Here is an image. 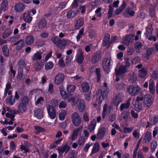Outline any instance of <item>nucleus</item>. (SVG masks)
Here are the masks:
<instances>
[{"instance_id": "obj_1", "label": "nucleus", "mask_w": 158, "mask_h": 158, "mask_svg": "<svg viewBox=\"0 0 158 158\" xmlns=\"http://www.w3.org/2000/svg\"><path fill=\"white\" fill-rule=\"evenodd\" d=\"M29 102V98L26 96L21 98L18 106V110L21 113H23L27 110V105Z\"/></svg>"}, {"instance_id": "obj_2", "label": "nucleus", "mask_w": 158, "mask_h": 158, "mask_svg": "<svg viewBox=\"0 0 158 158\" xmlns=\"http://www.w3.org/2000/svg\"><path fill=\"white\" fill-rule=\"evenodd\" d=\"M113 61L111 58L110 57H106L104 58L102 62V66L104 71L107 73L110 71Z\"/></svg>"}, {"instance_id": "obj_3", "label": "nucleus", "mask_w": 158, "mask_h": 158, "mask_svg": "<svg viewBox=\"0 0 158 158\" xmlns=\"http://www.w3.org/2000/svg\"><path fill=\"white\" fill-rule=\"evenodd\" d=\"M140 89V87L137 84H132L127 87V92L129 95L135 96L139 93Z\"/></svg>"}, {"instance_id": "obj_4", "label": "nucleus", "mask_w": 158, "mask_h": 158, "mask_svg": "<svg viewBox=\"0 0 158 158\" xmlns=\"http://www.w3.org/2000/svg\"><path fill=\"white\" fill-rule=\"evenodd\" d=\"M152 96L150 94H147L144 96L143 102L144 107L146 109L150 108L153 103Z\"/></svg>"}, {"instance_id": "obj_5", "label": "nucleus", "mask_w": 158, "mask_h": 158, "mask_svg": "<svg viewBox=\"0 0 158 158\" xmlns=\"http://www.w3.org/2000/svg\"><path fill=\"white\" fill-rule=\"evenodd\" d=\"M71 119L73 124L75 127L78 126L81 123V118L77 112L72 114Z\"/></svg>"}, {"instance_id": "obj_6", "label": "nucleus", "mask_w": 158, "mask_h": 158, "mask_svg": "<svg viewBox=\"0 0 158 158\" xmlns=\"http://www.w3.org/2000/svg\"><path fill=\"white\" fill-rule=\"evenodd\" d=\"M75 104L79 111L80 112H84L85 108V101L81 98H79L76 101Z\"/></svg>"}, {"instance_id": "obj_7", "label": "nucleus", "mask_w": 158, "mask_h": 158, "mask_svg": "<svg viewBox=\"0 0 158 158\" xmlns=\"http://www.w3.org/2000/svg\"><path fill=\"white\" fill-rule=\"evenodd\" d=\"M46 107L49 117L52 119H54L56 117V111L54 107L50 105H48Z\"/></svg>"}, {"instance_id": "obj_8", "label": "nucleus", "mask_w": 158, "mask_h": 158, "mask_svg": "<svg viewBox=\"0 0 158 158\" xmlns=\"http://www.w3.org/2000/svg\"><path fill=\"white\" fill-rule=\"evenodd\" d=\"M155 52L154 48H148L146 50V53L143 54L142 55V57L144 59L148 60L150 57L154 54Z\"/></svg>"}, {"instance_id": "obj_9", "label": "nucleus", "mask_w": 158, "mask_h": 158, "mask_svg": "<svg viewBox=\"0 0 158 158\" xmlns=\"http://www.w3.org/2000/svg\"><path fill=\"white\" fill-rule=\"evenodd\" d=\"M64 74L61 73H58L55 78L54 82L56 85H59L64 81Z\"/></svg>"}, {"instance_id": "obj_10", "label": "nucleus", "mask_w": 158, "mask_h": 158, "mask_svg": "<svg viewBox=\"0 0 158 158\" xmlns=\"http://www.w3.org/2000/svg\"><path fill=\"white\" fill-rule=\"evenodd\" d=\"M127 71V69L125 65H122L119 66L118 69H115V73L116 77L118 76L125 73Z\"/></svg>"}, {"instance_id": "obj_11", "label": "nucleus", "mask_w": 158, "mask_h": 158, "mask_svg": "<svg viewBox=\"0 0 158 158\" xmlns=\"http://www.w3.org/2000/svg\"><path fill=\"white\" fill-rule=\"evenodd\" d=\"M158 122V116L155 115L153 118H150L149 121L147 122V125L146 126V128L149 127L151 126L156 125Z\"/></svg>"}, {"instance_id": "obj_12", "label": "nucleus", "mask_w": 158, "mask_h": 158, "mask_svg": "<svg viewBox=\"0 0 158 158\" xmlns=\"http://www.w3.org/2000/svg\"><path fill=\"white\" fill-rule=\"evenodd\" d=\"M76 59L77 62L79 64H81L84 59V54L81 49H79L78 51V53L76 55Z\"/></svg>"}, {"instance_id": "obj_13", "label": "nucleus", "mask_w": 158, "mask_h": 158, "mask_svg": "<svg viewBox=\"0 0 158 158\" xmlns=\"http://www.w3.org/2000/svg\"><path fill=\"white\" fill-rule=\"evenodd\" d=\"M109 90H103L99 89V91L101 93L99 96V104L102 103L105 99H106L108 97V94Z\"/></svg>"}, {"instance_id": "obj_14", "label": "nucleus", "mask_w": 158, "mask_h": 158, "mask_svg": "<svg viewBox=\"0 0 158 158\" xmlns=\"http://www.w3.org/2000/svg\"><path fill=\"white\" fill-rule=\"evenodd\" d=\"M34 115L37 119H41L43 117V109L42 108H38L35 110Z\"/></svg>"}, {"instance_id": "obj_15", "label": "nucleus", "mask_w": 158, "mask_h": 158, "mask_svg": "<svg viewBox=\"0 0 158 158\" xmlns=\"http://www.w3.org/2000/svg\"><path fill=\"white\" fill-rule=\"evenodd\" d=\"M24 8L25 6L22 2L16 3L15 5V10L19 13L23 12Z\"/></svg>"}, {"instance_id": "obj_16", "label": "nucleus", "mask_w": 158, "mask_h": 158, "mask_svg": "<svg viewBox=\"0 0 158 158\" xmlns=\"http://www.w3.org/2000/svg\"><path fill=\"white\" fill-rule=\"evenodd\" d=\"M132 8L128 7H127L123 13V16L125 18H128L129 16H133L135 14V12L131 10Z\"/></svg>"}, {"instance_id": "obj_17", "label": "nucleus", "mask_w": 158, "mask_h": 158, "mask_svg": "<svg viewBox=\"0 0 158 158\" xmlns=\"http://www.w3.org/2000/svg\"><path fill=\"white\" fill-rule=\"evenodd\" d=\"M131 100V98H128L125 103H123L121 104L120 107V110L121 111L123 110L124 109H128L130 105V102Z\"/></svg>"}, {"instance_id": "obj_18", "label": "nucleus", "mask_w": 158, "mask_h": 158, "mask_svg": "<svg viewBox=\"0 0 158 158\" xmlns=\"http://www.w3.org/2000/svg\"><path fill=\"white\" fill-rule=\"evenodd\" d=\"M25 45L24 41L22 40L17 41L15 44L14 45L16 46V50L19 51Z\"/></svg>"}, {"instance_id": "obj_19", "label": "nucleus", "mask_w": 158, "mask_h": 158, "mask_svg": "<svg viewBox=\"0 0 158 158\" xmlns=\"http://www.w3.org/2000/svg\"><path fill=\"white\" fill-rule=\"evenodd\" d=\"M130 113L129 111L127 110H124L121 113L120 115V121L123 119L126 121L128 120Z\"/></svg>"}, {"instance_id": "obj_20", "label": "nucleus", "mask_w": 158, "mask_h": 158, "mask_svg": "<svg viewBox=\"0 0 158 158\" xmlns=\"http://www.w3.org/2000/svg\"><path fill=\"white\" fill-rule=\"evenodd\" d=\"M16 78L18 80L23 81L25 79V76L23 74V70L21 69H18Z\"/></svg>"}, {"instance_id": "obj_21", "label": "nucleus", "mask_w": 158, "mask_h": 158, "mask_svg": "<svg viewBox=\"0 0 158 158\" xmlns=\"http://www.w3.org/2000/svg\"><path fill=\"white\" fill-rule=\"evenodd\" d=\"M69 146L66 144L64 145L63 147L58 148L57 150L59 152L63 153L65 152L66 153L69 151Z\"/></svg>"}, {"instance_id": "obj_22", "label": "nucleus", "mask_w": 158, "mask_h": 158, "mask_svg": "<svg viewBox=\"0 0 158 158\" xmlns=\"http://www.w3.org/2000/svg\"><path fill=\"white\" fill-rule=\"evenodd\" d=\"M152 137L151 133L149 131H147L143 139L144 142L145 143L149 142L151 140Z\"/></svg>"}, {"instance_id": "obj_23", "label": "nucleus", "mask_w": 158, "mask_h": 158, "mask_svg": "<svg viewBox=\"0 0 158 158\" xmlns=\"http://www.w3.org/2000/svg\"><path fill=\"white\" fill-rule=\"evenodd\" d=\"M34 40V38L33 35H28L25 38L26 44L27 45H31L33 43Z\"/></svg>"}, {"instance_id": "obj_24", "label": "nucleus", "mask_w": 158, "mask_h": 158, "mask_svg": "<svg viewBox=\"0 0 158 158\" xmlns=\"http://www.w3.org/2000/svg\"><path fill=\"white\" fill-rule=\"evenodd\" d=\"M121 102V100L120 96L118 95H116L114 98L112 99V103L114 106H116L118 108L119 103Z\"/></svg>"}, {"instance_id": "obj_25", "label": "nucleus", "mask_w": 158, "mask_h": 158, "mask_svg": "<svg viewBox=\"0 0 158 158\" xmlns=\"http://www.w3.org/2000/svg\"><path fill=\"white\" fill-rule=\"evenodd\" d=\"M12 32V30L9 28H7L3 31L2 34V37L4 39H6L8 37Z\"/></svg>"}, {"instance_id": "obj_26", "label": "nucleus", "mask_w": 158, "mask_h": 158, "mask_svg": "<svg viewBox=\"0 0 158 158\" xmlns=\"http://www.w3.org/2000/svg\"><path fill=\"white\" fill-rule=\"evenodd\" d=\"M66 42L65 40H61L58 39L57 40V43L56 45L60 49H62L63 48H64L66 45Z\"/></svg>"}, {"instance_id": "obj_27", "label": "nucleus", "mask_w": 158, "mask_h": 158, "mask_svg": "<svg viewBox=\"0 0 158 158\" xmlns=\"http://www.w3.org/2000/svg\"><path fill=\"white\" fill-rule=\"evenodd\" d=\"M47 25V22L45 18L41 19L38 23V26L40 29L44 28Z\"/></svg>"}, {"instance_id": "obj_28", "label": "nucleus", "mask_w": 158, "mask_h": 158, "mask_svg": "<svg viewBox=\"0 0 158 158\" xmlns=\"http://www.w3.org/2000/svg\"><path fill=\"white\" fill-rule=\"evenodd\" d=\"M96 123V120L94 119L90 122L88 127V130L90 132H92L94 130Z\"/></svg>"}, {"instance_id": "obj_29", "label": "nucleus", "mask_w": 158, "mask_h": 158, "mask_svg": "<svg viewBox=\"0 0 158 158\" xmlns=\"http://www.w3.org/2000/svg\"><path fill=\"white\" fill-rule=\"evenodd\" d=\"M110 38L109 34L106 33L102 41V45L103 46H106L109 43Z\"/></svg>"}, {"instance_id": "obj_30", "label": "nucleus", "mask_w": 158, "mask_h": 158, "mask_svg": "<svg viewBox=\"0 0 158 158\" xmlns=\"http://www.w3.org/2000/svg\"><path fill=\"white\" fill-rule=\"evenodd\" d=\"M132 41L131 37L129 35H126L123 40V43L125 45L128 46L131 44Z\"/></svg>"}, {"instance_id": "obj_31", "label": "nucleus", "mask_w": 158, "mask_h": 158, "mask_svg": "<svg viewBox=\"0 0 158 158\" xmlns=\"http://www.w3.org/2000/svg\"><path fill=\"white\" fill-rule=\"evenodd\" d=\"M42 53L40 51H37L34 54L33 56H31L32 60L33 61L40 60L42 58Z\"/></svg>"}, {"instance_id": "obj_32", "label": "nucleus", "mask_w": 158, "mask_h": 158, "mask_svg": "<svg viewBox=\"0 0 158 158\" xmlns=\"http://www.w3.org/2000/svg\"><path fill=\"white\" fill-rule=\"evenodd\" d=\"M8 2L7 0H3L1 3V7L2 10L4 12L8 9Z\"/></svg>"}, {"instance_id": "obj_33", "label": "nucleus", "mask_w": 158, "mask_h": 158, "mask_svg": "<svg viewBox=\"0 0 158 158\" xmlns=\"http://www.w3.org/2000/svg\"><path fill=\"white\" fill-rule=\"evenodd\" d=\"M147 74V69L146 68L143 67L139 71V75L141 78L145 77Z\"/></svg>"}, {"instance_id": "obj_34", "label": "nucleus", "mask_w": 158, "mask_h": 158, "mask_svg": "<svg viewBox=\"0 0 158 158\" xmlns=\"http://www.w3.org/2000/svg\"><path fill=\"white\" fill-rule=\"evenodd\" d=\"M149 91L150 93L154 95L155 93V84L153 82H149Z\"/></svg>"}, {"instance_id": "obj_35", "label": "nucleus", "mask_w": 158, "mask_h": 158, "mask_svg": "<svg viewBox=\"0 0 158 158\" xmlns=\"http://www.w3.org/2000/svg\"><path fill=\"white\" fill-rule=\"evenodd\" d=\"M88 36L90 39L94 38L97 35L96 31L93 29H89L88 30Z\"/></svg>"}, {"instance_id": "obj_36", "label": "nucleus", "mask_w": 158, "mask_h": 158, "mask_svg": "<svg viewBox=\"0 0 158 158\" xmlns=\"http://www.w3.org/2000/svg\"><path fill=\"white\" fill-rule=\"evenodd\" d=\"M77 14V11L70 10L67 13L66 17L68 18H73L76 16Z\"/></svg>"}, {"instance_id": "obj_37", "label": "nucleus", "mask_w": 158, "mask_h": 158, "mask_svg": "<svg viewBox=\"0 0 158 158\" xmlns=\"http://www.w3.org/2000/svg\"><path fill=\"white\" fill-rule=\"evenodd\" d=\"M81 86L83 92H86L89 89V86L87 82H83L81 84Z\"/></svg>"}, {"instance_id": "obj_38", "label": "nucleus", "mask_w": 158, "mask_h": 158, "mask_svg": "<svg viewBox=\"0 0 158 158\" xmlns=\"http://www.w3.org/2000/svg\"><path fill=\"white\" fill-rule=\"evenodd\" d=\"M54 66V64L52 62L50 61L48 62H47L45 64V69L46 70H48L52 69Z\"/></svg>"}, {"instance_id": "obj_39", "label": "nucleus", "mask_w": 158, "mask_h": 158, "mask_svg": "<svg viewBox=\"0 0 158 158\" xmlns=\"http://www.w3.org/2000/svg\"><path fill=\"white\" fill-rule=\"evenodd\" d=\"M18 65L19 66L18 69H21L23 70L26 66L25 61L22 59L19 60L18 62Z\"/></svg>"}, {"instance_id": "obj_40", "label": "nucleus", "mask_w": 158, "mask_h": 158, "mask_svg": "<svg viewBox=\"0 0 158 158\" xmlns=\"http://www.w3.org/2000/svg\"><path fill=\"white\" fill-rule=\"evenodd\" d=\"M34 129L36 130L35 134H39L40 133L45 131V129L39 126H35L34 127Z\"/></svg>"}, {"instance_id": "obj_41", "label": "nucleus", "mask_w": 158, "mask_h": 158, "mask_svg": "<svg viewBox=\"0 0 158 158\" xmlns=\"http://www.w3.org/2000/svg\"><path fill=\"white\" fill-rule=\"evenodd\" d=\"M83 24V21L82 20L79 19L77 23L75 24L74 27L76 29H79L82 26Z\"/></svg>"}, {"instance_id": "obj_42", "label": "nucleus", "mask_w": 158, "mask_h": 158, "mask_svg": "<svg viewBox=\"0 0 158 158\" xmlns=\"http://www.w3.org/2000/svg\"><path fill=\"white\" fill-rule=\"evenodd\" d=\"M2 51L5 56H8L9 54L7 46L6 45H3L2 48Z\"/></svg>"}, {"instance_id": "obj_43", "label": "nucleus", "mask_w": 158, "mask_h": 158, "mask_svg": "<svg viewBox=\"0 0 158 158\" xmlns=\"http://www.w3.org/2000/svg\"><path fill=\"white\" fill-rule=\"evenodd\" d=\"M106 132V129L104 127H102L99 130V140L101 139L104 136Z\"/></svg>"}, {"instance_id": "obj_44", "label": "nucleus", "mask_w": 158, "mask_h": 158, "mask_svg": "<svg viewBox=\"0 0 158 158\" xmlns=\"http://www.w3.org/2000/svg\"><path fill=\"white\" fill-rule=\"evenodd\" d=\"M75 86L73 85H69L67 87V91L69 93H73L75 89Z\"/></svg>"}, {"instance_id": "obj_45", "label": "nucleus", "mask_w": 158, "mask_h": 158, "mask_svg": "<svg viewBox=\"0 0 158 158\" xmlns=\"http://www.w3.org/2000/svg\"><path fill=\"white\" fill-rule=\"evenodd\" d=\"M99 151V143L97 142L94 144L92 149L91 153L95 154Z\"/></svg>"}, {"instance_id": "obj_46", "label": "nucleus", "mask_w": 158, "mask_h": 158, "mask_svg": "<svg viewBox=\"0 0 158 158\" xmlns=\"http://www.w3.org/2000/svg\"><path fill=\"white\" fill-rule=\"evenodd\" d=\"M157 145V142L156 140L152 141L151 145V151L152 152H153L154 151Z\"/></svg>"}, {"instance_id": "obj_47", "label": "nucleus", "mask_w": 158, "mask_h": 158, "mask_svg": "<svg viewBox=\"0 0 158 158\" xmlns=\"http://www.w3.org/2000/svg\"><path fill=\"white\" fill-rule=\"evenodd\" d=\"M23 18L24 20L27 23H30L32 20V17L26 14H24Z\"/></svg>"}, {"instance_id": "obj_48", "label": "nucleus", "mask_w": 158, "mask_h": 158, "mask_svg": "<svg viewBox=\"0 0 158 158\" xmlns=\"http://www.w3.org/2000/svg\"><path fill=\"white\" fill-rule=\"evenodd\" d=\"M85 138L83 136H80L78 138L77 143L79 145L81 146L85 144Z\"/></svg>"}, {"instance_id": "obj_49", "label": "nucleus", "mask_w": 158, "mask_h": 158, "mask_svg": "<svg viewBox=\"0 0 158 158\" xmlns=\"http://www.w3.org/2000/svg\"><path fill=\"white\" fill-rule=\"evenodd\" d=\"M60 94L62 98L64 99L69 98L71 95L70 93H67L65 91H62Z\"/></svg>"}, {"instance_id": "obj_50", "label": "nucleus", "mask_w": 158, "mask_h": 158, "mask_svg": "<svg viewBox=\"0 0 158 158\" xmlns=\"http://www.w3.org/2000/svg\"><path fill=\"white\" fill-rule=\"evenodd\" d=\"M142 105L141 103L136 104L135 105L134 110L138 112H140L142 110Z\"/></svg>"}, {"instance_id": "obj_51", "label": "nucleus", "mask_w": 158, "mask_h": 158, "mask_svg": "<svg viewBox=\"0 0 158 158\" xmlns=\"http://www.w3.org/2000/svg\"><path fill=\"white\" fill-rule=\"evenodd\" d=\"M134 46L136 50H138L139 51V49L141 48L143 46V44L140 42H137L135 43ZM136 52H137V51H136Z\"/></svg>"}, {"instance_id": "obj_52", "label": "nucleus", "mask_w": 158, "mask_h": 158, "mask_svg": "<svg viewBox=\"0 0 158 158\" xmlns=\"http://www.w3.org/2000/svg\"><path fill=\"white\" fill-rule=\"evenodd\" d=\"M66 114V112L65 111L60 113L58 115L59 119L61 121L64 120L65 118V117Z\"/></svg>"}, {"instance_id": "obj_53", "label": "nucleus", "mask_w": 158, "mask_h": 158, "mask_svg": "<svg viewBox=\"0 0 158 158\" xmlns=\"http://www.w3.org/2000/svg\"><path fill=\"white\" fill-rule=\"evenodd\" d=\"M135 52V49L133 47H129L127 50V53L128 55H132Z\"/></svg>"}, {"instance_id": "obj_54", "label": "nucleus", "mask_w": 158, "mask_h": 158, "mask_svg": "<svg viewBox=\"0 0 158 158\" xmlns=\"http://www.w3.org/2000/svg\"><path fill=\"white\" fill-rule=\"evenodd\" d=\"M92 94L91 92H88L85 93L84 94L85 98L86 100H87L88 101L90 100L91 99V96Z\"/></svg>"}, {"instance_id": "obj_55", "label": "nucleus", "mask_w": 158, "mask_h": 158, "mask_svg": "<svg viewBox=\"0 0 158 158\" xmlns=\"http://www.w3.org/2000/svg\"><path fill=\"white\" fill-rule=\"evenodd\" d=\"M16 145L14 141H12L10 143V150L11 151H14L15 150Z\"/></svg>"}, {"instance_id": "obj_56", "label": "nucleus", "mask_w": 158, "mask_h": 158, "mask_svg": "<svg viewBox=\"0 0 158 158\" xmlns=\"http://www.w3.org/2000/svg\"><path fill=\"white\" fill-rule=\"evenodd\" d=\"M98 56L99 54L98 53H97V55H94L93 56L92 59V61L93 63L95 64L99 60V58L98 57Z\"/></svg>"}, {"instance_id": "obj_57", "label": "nucleus", "mask_w": 158, "mask_h": 158, "mask_svg": "<svg viewBox=\"0 0 158 158\" xmlns=\"http://www.w3.org/2000/svg\"><path fill=\"white\" fill-rule=\"evenodd\" d=\"M20 149L22 151H24V153L29 152V149L27 148L26 146L25 145H21L20 146Z\"/></svg>"}, {"instance_id": "obj_58", "label": "nucleus", "mask_w": 158, "mask_h": 158, "mask_svg": "<svg viewBox=\"0 0 158 158\" xmlns=\"http://www.w3.org/2000/svg\"><path fill=\"white\" fill-rule=\"evenodd\" d=\"M44 64L43 63L40 62L39 63L36 67V70L37 71H40L44 67Z\"/></svg>"}, {"instance_id": "obj_59", "label": "nucleus", "mask_w": 158, "mask_h": 158, "mask_svg": "<svg viewBox=\"0 0 158 158\" xmlns=\"http://www.w3.org/2000/svg\"><path fill=\"white\" fill-rule=\"evenodd\" d=\"M133 129V127H125L123 129V132L124 133H130Z\"/></svg>"}, {"instance_id": "obj_60", "label": "nucleus", "mask_w": 158, "mask_h": 158, "mask_svg": "<svg viewBox=\"0 0 158 158\" xmlns=\"http://www.w3.org/2000/svg\"><path fill=\"white\" fill-rule=\"evenodd\" d=\"M131 114L132 117L134 118H137L139 116L138 114L135 112L133 110H131Z\"/></svg>"}, {"instance_id": "obj_61", "label": "nucleus", "mask_w": 158, "mask_h": 158, "mask_svg": "<svg viewBox=\"0 0 158 158\" xmlns=\"http://www.w3.org/2000/svg\"><path fill=\"white\" fill-rule=\"evenodd\" d=\"M150 28L149 27H146V32L145 33V35L147 37L149 35H151L152 34V32L151 31Z\"/></svg>"}, {"instance_id": "obj_62", "label": "nucleus", "mask_w": 158, "mask_h": 158, "mask_svg": "<svg viewBox=\"0 0 158 158\" xmlns=\"http://www.w3.org/2000/svg\"><path fill=\"white\" fill-rule=\"evenodd\" d=\"M144 97L138 96L136 98V101L139 103H140L141 102H141L143 101V100H144Z\"/></svg>"}, {"instance_id": "obj_63", "label": "nucleus", "mask_w": 158, "mask_h": 158, "mask_svg": "<svg viewBox=\"0 0 158 158\" xmlns=\"http://www.w3.org/2000/svg\"><path fill=\"white\" fill-rule=\"evenodd\" d=\"M44 98L43 97H40L37 99V100L35 102V104L37 105L39 104H41L42 102H43Z\"/></svg>"}, {"instance_id": "obj_64", "label": "nucleus", "mask_w": 158, "mask_h": 158, "mask_svg": "<svg viewBox=\"0 0 158 158\" xmlns=\"http://www.w3.org/2000/svg\"><path fill=\"white\" fill-rule=\"evenodd\" d=\"M10 104L12 105L14 103L15 101V98H13L12 95L11 96L9 99Z\"/></svg>"}]
</instances>
